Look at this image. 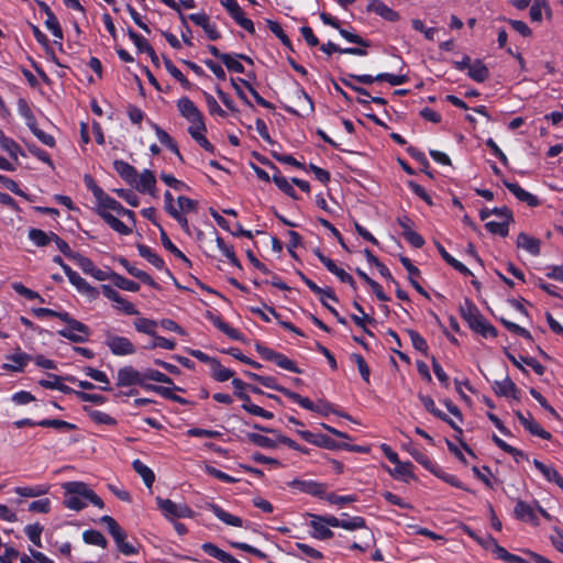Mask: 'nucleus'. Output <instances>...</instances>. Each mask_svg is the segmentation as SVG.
Listing matches in <instances>:
<instances>
[{
  "label": "nucleus",
  "mask_w": 563,
  "mask_h": 563,
  "mask_svg": "<svg viewBox=\"0 0 563 563\" xmlns=\"http://www.w3.org/2000/svg\"><path fill=\"white\" fill-rule=\"evenodd\" d=\"M494 390L498 396H511L518 399L517 386L509 377H506L500 382H495Z\"/></svg>",
  "instance_id": "26"
},
{
  "label": "nucleus",
  "mask_w": 563,
  "mask_h": 563,
  "mask_svg": "<svg viewBox=\"0 0 563 563\" xmlns=\"http://www.w3.org/2000/svg\"><path fill=\"white\" fill-rule=\"evenodd\" d=\"M143 373L136 371L132 366H124L118 371L117 386L126 387L132 385L143 386Z\"/></svg>",
  "instance_id": "11"
},
{
  "label": "nucleus",
  "mask_w": 563,
  "mask_h": 563,
  "mask_svg": "<svg viewBox=\"0 0 563 563\" xmlns=\"http://www.w3.org/2000/svg\"><path fill=\"white\" fill-rule=\"evenodd\" d=\"M48 485H37L34 487H15L14 492L21 497H40L47 494Z\"/></svg>",
  "instance_id": "37"
},
{
  "label": "nucleus",
  "mask_w": 563,
  "mask_h": 563,
  "mask_svg": "<svg viewBox=\"0 0 563 563\" xmlns=\"http://www.w3.org/2000/svg\"><path fill=\"white\" fill-rule=\"evenodd\" d=\"M161 241H162L163 246L167 251L173 253L176 257L183 260L187 265H189V266L191 265V262L186 257V255L179 249H177L174 245V243L169 240L168 235L163 230V228H161Z\"/></svg>",
  "instance_id": "40"
},
{
  "label": "nucleus",
  "mask_w": 563,
  "mask_h": 563,
  "mask_svg": "<svg viewBox=\"0 0 563 563\" xmlns=\"http://www.w3.org/2000/svg\"><path fill=\"white\" fill-rule=\"evenodd\" d=\"M256 351L258 354L266 361L274 362L277 366L292 372V373H301V369H299L294 361L288 358L286 355L275 352L266 346H263L262 344H256Z\"/></svg>",
  "instance_id": "5"
},
{
  "label": "nucleus",
  "mask_w": 563,
  "mask_h": 563,
  "mask_svg": "<svg viewBox=\"0 0 563 563\" xmlns=\"http://www.w3.org/2000/svg\"><path fill=\"white\" fill-rule=\"evenodd\" d=\"M368 10L375 12L387 21H397L399 19V14L380 0H373L368 4Z\"/></svg>",
  "instance_id": "24"
},
{
  "label": "nucleus",
  "mask_w": 563,
  "mask_h": 563,
  "mask_svg": "<svg viewBox=\"0 0 563 563\" xmlns=\"http://www.w3.org/2000/svg\"><path fill=\"white\" fill-rule=\"evenodd\" d=\"M164 65L166 70L180 82V85L189 89L191 87L190 81L183 75V73L173 64L169 58L164 57Z\"/></svg>",
  "instance_id": "41"
},
{
  "label": "nucleus",
  "mask_w": 563,
  "mask_h": 563,
  "mask_svg": "<svg viewBox=\"0 0 563 563\" xmlns=\"http://www.w3.org/2000/svg\"><path fill=\"white\" fill-rule=\"evenodd\" d=\"M395 467L393 470L388 468V472L391 476L397 478L412 477V464L410 462H394Z\"/></svg>",
  "instance_id": "38"
},
{
  "label": "nucleus",
  "mask_w": 563,
  "mask_h": 563,
  "mask_svg": "<svg viewBox=\"0 0 563 563\" xmlns=\"http://www.w3.org/2000/svg\"><path fill=\"white\" fill-rule=\"evenodd\" d=\"M206 124L203 123V126L201 128L199 123L190 124L188 128V133L191 135V137L207 152L213 153L214 146L206 139L205 132H206Z\"/></svg>",
  "instance_id": "21"
},
{
  "label": "nucleus",
  "mask_w": 563,
  "mask_h": 563,
  "mask_svg": "<svg viewBox=\"0 0 563 563\" xmlns=\"http://www.w3.org/2000/svg\"><path fill=\"white\" fill-rule=\"evenodd\" d=\"M212 377L218 382H225L233 377L234 372L223 367L218 360L212 362L211 366Z\"/></svg>",
  "instance_id": "39"
},
{
  "label": "nucleus",
  "mask_w": 563,
  "mask_h": 563,
  "mask_svg": "<svg viewBox=\"0 0 563 563\" xmlns=\"http://www.w3.org/2000/svg\"><path fill=\"white\" fill-rule=\"evenodd\" d=\"M330 522L331 527H340L345 530L354 531L358 529H366L367 530V538L369 540L374 539L373 532L367 528L366 521L363 517L355 516L350 517L347 519H339L334 516H330V519L328 520Z\"/></svg>",
  "instance_id": "8"
},
{
  "label": "nucleus",
  "mask_w": 563,
  "mask_h": 563,
  "mask_svg": "<svg viewBox=\"0 0 563 563\" xmlns=\"http://www.w3.org/2000/svg\"><path fill=\"white\" fill-rule=\"evenodd\" d=\"M419 399L430 413H432L433 416L441 420H446V415L435 407L434 400L430 396L420 394Z\"/></svg>",
  "instance_id": "51"
},
{
  "label": "nucleus",
  "mask_w": 563,
  "mask_h": 563,
  "mask_svg": "<svg viewBox=\"0 0 563 563\" xmlns=\"http://www.w3.org/2000/svg\"><path fill=\"white\" fill-rule=\"evenodd\" d=\"M311 522L310 526L313 529L312 536L320 540H328L333 537V532L330 530L329 527L330 522L328 521L330 519V516H318V515H311Z\"/></svg>",
  "instance_id": "12"
},
{
  "label": "nucleus",
  "mask_w": 563,
  "mask_h": 563,
  "mask_svg": "<svg viewBox=\"0 0 563 563\" xmlns=\"http://www.w3.org/2000/svg\"><path fill=\"white\" fill-rule=\"evenodd\" d=\"M410 455L424 468L432 474H440V467L434 464L426 454L419 452L417 449L409 450Z\"/></svg>",
  "instance_id": "34"
},
{
  "label": "nucleus",
  "mask_w": 563,
  "mask_h": 563,
  "mask_svg": "<svg viewBox=\"0 0 563 563\" xmlns=\"http://www.w3.org/2000/svg\"><path fill=\"white\" fill-rule=\"evenodd\" d=\"M99 216L115 232L123 235H129L132 232V229H130L126 224H124L121 220L111 214L109 211L99 210Z\"/></svg>",
  "instance_id": "23"
},
{
  "label": "nucleus",
  "mask_w": 563,
  "mask_h": 563,
  "mask_svg": "<svg viewBox=\"0 0 563 563\" xmlns=\"http://www.w3.org/2000/svg\"><path fill=\"white\" fill-rule=\"evenodd\" d=\"M289 486L296 488L302 493L309 494L311 496L322 498L325 494L327 486L322 483L313 482V481H302V479H294L289 483Z\"/></svg>",
  "instance_id": "13"
},
{
  "label": "nucleus",
  "mask_w": 563,
  "mask_h": 563,
  "mask_svg": "<svg viewBox=\"0 0 563 563\" xmlns=\"http://www.w3.org/2000/svg\"><path fill=\"white\" fill-rule=\"evenodd\" d=\"M503 184L520 201L527 202L531 207H536L540 203L539 199L536 196L522 189L518 184L509 183L507 180H503Z\"/></svg>",
  "instance_id": "18"
},
{
  "label": "nucleus",
  "mask_w": 563,
  "mask_h": 563,
  "mask_svg": "<svg viewBox=\"0 0 563 563\" xmlns=\"http://www.w3.org/2000/svg\"><path fill=\"white\" fill-rule=\"evenodd\" d=\"M143 376H144V382L146 379H150V380L164 383V384H168V385L173 384V380L169 376H167L164 373H161L156 369H147V371L143 372Z\"/></svg>",
  "instance_id": "60"
},
{
  "label": "nucleus",
  "mask_w": 563,
  "mask_h": 563,
  "mask_svg": "<svg viewBox=\"0 0 563 563\" xmlns=\"http://www.w3.org/2000/svg\"><path fill=\"white\" fill-rule=\"evenodd\" d=\"M110 280H112L113 284L118 288L123 289V290L135 292L140 289L139 284H136L135 282L130 280L114 272H110Z\"/></svg>",
  "instance_id": "32"
},
{
  "label": "nucleus",
  "mask_w": 563,
  "mask_h": 563,
  "mask_svg": "<svg viewBox=\"0 0 563 563\" xmlns=\"http://www.w3.org/2000/svg\"><path fill=\"white\" fill-rule=\"evenodd\" d=\"M114 170L120 175L122 179H124L129 185H133L137 183V172L136 169L123 161H114L113 163Z\"/></svg>",
  "instance_id": "20"
},
{
  "label": "nucleus",
  "mask_w": 563,
  "mask_h": 563,
  "mask_svg": "<svg viewBox=\"0 0 563 563\" xmlns=\"http://www.w3.org/2000/svg\"><path fill=\"white\" fill-rule=\"evenodd\" d=\"M325 500H328L330 504L333 505H343V504H350L357 500L355 495H347V496H338L334 493H327L323 495Z\"/></svg>",
  "instance_id": "55"
},
{
  "label": "nucleus",
  "mask_w": 563,
  "mask_h": 563,
  "mask_svg": "<svg viewBox=\"0 0 563 563\" xmlns=\"http://www.w3.org/2000/svg\"><path fill=\"white\" fill-rule=\"evenodd\" d=\"M106 345L114 355H131L135 353L133 343L124 336L107 333Z\"/></svg>",
  "instance_id": "7"
},
{
  "label": "nucleus",
  "mask_w": 563,
  "mask_h": 563,
  "mask_svg": "<svg viewBox=\"0 0 563 563\" xmlns=\"http://www.w3.org/2000/svg\"><path fill=\"white\" fill-rule=\"evenodd\" d=\"M76 330H71L70 328L68 329H63V330H58V334L63 338H66L68 339L69 341L71 342H75V343H84L88 340V335L89 334H84V333H75Z\"/></svg>",
  "instance_id": "62"
},
{
  "label": "nucleus",
  "mask_w": 563,
  "mask_h": 563,
  "mask_svg": "<svg viewBox=\"0 0 563 563\" xmlns=\"http://www.w3.org/2000/svg\"><path fill=\"white\" fill-rule=\"evenodd\" d=\"M85 411L88 413L89 418L92 421H95L96 423L107 424V426L117 424V420L114 418H112L110 415H108L101 410L85 407Z\"/></svg>",
  "instance_id": "33"
},
{
  "label": "nucleus",
  "mask_w": 563,
  "mask_h": 563,
  "mask_svg": "<svg viewBox=\"0 0 563 563\" xmlns=\"http://www.w3.org/2000/svg\"><path fill=\"white\" fill-rule=\"evenodd\" d=\"M180 114L186 118L191 124L199 123L203 126V117L195 103L187 97H183L177 102Z\"/></svg>",
  "instance_id": "10"
},
{
  "label": "nucleus",
  "mask_w": 563,
  "mask_h": 563,
  "mask_svg": "<svg viewBox=\"0 0 563 563\" xmlns=\"http://www.w3.org/2000/svg\"><path fill=\"white\" fill-rule=\"evenodd\" d=\"M101 521L107 525L108 531L112 536L121 553L125 555L137 553L136 548L125 541V532L112 517L106 515L101 518Z\"/></svg>",
  "instance_id": "3"
},
{
  "label": "nucleus",
  "mask_w": 563,
  "mask_h": 563,
  "mask_svg": "<svg viewBox=\"0 0 563 563\" xmlns=\"http://www.w3.org/2000/svg\"><path fill=\"white\" fill-rule=\"evenodd\" d=\"M188 19L196 25L202 27L209 40L216 41L220 38V33L216 25L210 22V18L206 13H192L188 15Z\"/></svg>",
  "instance_id": "15"
},
{
  "label": "nucleus",
  "mask_w": 563,
  "mask_h": 563,
  "mask_svg": "<svg viewBox=\"0 0 563 563\" xmlns=\"http://www.w3.org/2000/svg\"><path fill=\"white\" fill-rule=\"evenodd\" d=\"M37 426L44 428H54L57 430L71 431L77 429V427L70 422L60 420V419H44L37 422Z\"/></svg>",
  "instance_id": "44"
},
{
  "label": "nucleus",
  "mask_w": 563,
  "mask_h": 563,
  "mask_svg": "<svg viewBox=\"0 0 563 563\" xmlns=\"http://www.w3.org/2000/svg\"><path fill=\"white\" fill-rule=\"evenodd\" d=\"M468 76L477 82H484L489 76V70L481 59H476L468 68Z\"/></svg>",
  "instance_id": "27"
},
{
  "label": "nucleus",
  "mask_w": 563,
  "mask_h": 563,
  "mask_svg": "<svg viewBox=\"0 0 563 563\" xmlns=\"http://www.w3.org/2000/svg\"><path fill=\"white\" fill-rule=\"evenodd\" d=\"M299 405L307 410L320 412L322 415H328L332 410L329 404H323L322 407H319L307 397H302L301 402H299Z\"/></svg>",
  "instance_id": "57"
},
{
  "label": "nucleus",
  "mask_w": 563,
  "mask_h": 563,
  "mask_svg": "<svg viewBox=\"0 0 563 563\" xmlns=\"http://www.w3.org/2000/svg\"><path fill=\"white\" fill-rule=\"evenodd\" d=\"M85 373L93 380L102 383L103 386L100 387L102 390H111L109 378L104 372L88 366L85 368Z\"/></svg>",
  "instance_id": "50"
},
{
  "label": "nucleus",
  "mask_w": 563,
  "mask_h": 563,
  "mask_svg": "<svg viewBox=\"0 0 563 563\" xmlns=\"http://www.w3.org/2000/svg\"><path fill=\"white\" fill-rule=\"evenodd\" d=\"M133 470L142 477L144 484L151 488L154 481L155 475L153 471L143 464L140 460H134L132 463Z\"/></svg>",
  "instance_id": "30"
},
{
  "label": "nucleus",
  "mask_w": 563,
  "mask_h": 563,
  "mask_svg": "<svg viewBox=\"0 0 563 563\" xmlns=\"http://www.w3.org/2000/svg\"><path fill=\"white\" fill-rule=\"evenodd\" d=\"M0 147L9 153L13 159H18V154L21 153L20 145L12 139L5 136L0 130Z\"/></svg>",
  "instance_id": "36"
},
{
  "label": "nucleus",
  "mask_w": 563,
  "mask_h": 563,
  "mask_svg": "<svg viewBox=\"0 0 563 563\" xmlns=\"http://www.w3.org/2000/svg\"><path fill=\"white\" fill-rule=\"evenodd\" d=\"M77 263V265L82 269L84 273L91 275L95 264L92 261L79 253H76L73 258Z\"/></svg>",
  "instance_id": "63"
},
{
  "label": "nucleus",
  "mask_w": 563,
  "mask_h": 563,
  "mask_svg": "<svg viewBox=\"0 0 563 563\" xmlns=\"http://www.w3.org/2000/svg\"><path fill=\"white\" fill-rule=\"evenodd\" d=\"M51 510V500L48 498L38 499L32 501L29 505V511L31 512H40L47 514Z\"/></svg>",
  "instance_id": "64"
},
{
  "label": "nucleus",
  "mask_w": 563,
  "mask_h": 563,
  "mask_svg": "<svg viewBox=\"0 0 563 563\" xmlns=\"http://www.w3.org/2000/svg\"><path fill=\"white\" fill-rule=\"evenodd\" d=\"M221 4L241 27L250 33H254L255 29L253 22L244 16V12L236 0H221Z\"/></svg>",
  "instance_id": "9"
},
{
  "label": "nucleus",
  "mask_w": 563,
  "mask_h": 563,
  "mask_svg": "<svg viewBox=\"0 0 563 563\" xmlns=\"http://www.w3.org/2000/svg\"><path fill=\"white\" fill-rule=\"evenodd\" d=\"M516 416L520 423L533 435L540 437L544 440L551 439V433L541 428V426L534 421L530 412L525 416L521 411H516Z\"/></svg>",
  "instance_id": "14"
},
{
  "label": "nucleus",
  "mask_w": 563,
  "mask_h": 563,
  "mask_svg": "<svg viewBox=\"0 0 563 563\" xmlns=\"http://www.w3.org/2000/svg\"><path fill=\"white\" fill-rule=\"evenodd\" d=\"M156 185V178L154 174L144 169L140 175H137V183L132 186L135 187L140 192H147L153 195Z\"/></svg>",
  "instance_id": "16"
},
{
  "label": "nucleus",
  "mask_w": 563,
  "mask_h": 563,
  "mask_svg": "<svg viewBox=\"0 0 563 563\" xmlns=\"http://www.w3.org/2000/svg\"><path fill=\"white\" fill-rule=\"evenodd\" d=\"M30 240L37 246H46L52 241V232L47 234L40 229H31L29 231Z\"/></svg>",
  "instance_id": "49"
},
{
  "label": "nucleus",
  "mask_w": 563,
  "mask_h": 563,
  "mask_svg": "<svg viewBox=\"0 0 563 563\" xmlns=\"http://www.w3.org/2000/svg\"><path fill=\"white\" fill-rule=\"evenodd\" d=\"M540 240L536 239L525 232H520L517 238V246L526 250L533 256L540 254Z\"/></svg>",
  "instance_id": "19"
},
{
  "label": "nucleus",
  "mask_w": 563,
  "mask_h": 563,
  "mask_svg": "<svg viewBox=\"0 0 563 563\" xmlns=\"http://www.w3.org/2000/svg\"><path fill=\"white\" fill-rule=\"evenodd\" d=\"M139 254L147 260L156 268H164V261L156 253H154L148 246L144 244H137Z\"/></svg>",
  "instance_id": "35"
},
{
  "label": "nucleus",
  "mask_w": 563,
  "mask_h": 563,
  "mask_svg": "<svg viewBox=\"0 0 563 563\" xmlns=\"http://www.w3.org/2000/svg\"><path fill=\"white\" fill-rule=\"evenodd\" d=\"M42 531H43V527L40 523L29 525L25 528L26 536L36 547H42V542H41Z\"/></svg>",
  "instance_id": "56"
},
{
  "label": "nucleus",
  "mask_w": 563,
  "mask_h": 563,
  "mask_svg": "<svg viewBox=\"0 0 563 563\" xmlns=\"http://www.w3.org/2000/svg\"><path fill=\"white\" fill-rule=\"evenodd\" d=\"M209 509L214 514V516L223 521L224 523L233 527H242L243 520L240 517L233 516L225 510H223L221 507H219L216 504H209Z\"/></svg>",
  "instance_id": "25"
},
{
  "label": "nucleus",
  "mask_w": 563,
  "mask_h": 563,
  "mask_svg": "<svg viewBox=\"0 0 563 563\" xmlns=\"http://www.w3.org/2000/svg\"><path fill=\"white\" fill-rule=\"evenodd\" d=\"M156 503L167 519L192 518L195 516L194 510L186 504H176L170 499L162 497H156Z\"/></svg>",
  "instance_id": "4"
},
{
  "label": "nucleus",
  "mask_w": 563,
  "mask_h": 563,
  "mask_svg": "<svg viewBox=\"0 0 563 563\" xmlns=\"http://www.w3.org/2000/svg\"><path fill=\"white\" fill-rule=\"evenodd\" d=\"M69 282L74 285L77 290L90 299H96L99 295L97 288L88 284L78 273L70 276Z\"/></svg>",
  "instance_id": "22"
},
{
  "label": "nucleus",
  "mask_w": 563,
  "mask_h": 563,
  "mask_svg": "<svg viewBox=\"0 0 563 563\" xmlns=\"http://www.w3.org/2000/svg\"><path fill=\"white\" fill-rule=\"evenodd\" d=\"M349 77L364 85H372L375 81H387L391 86L402 85L409 79L407 75H393L387 73L378 74L377 76L351 74Z\"/></svg>",
  "instance_id": "6"
},
{
  "label": "nucleus",
  "mask_w": 563,
  "mask_h": 563,
  "mask_svg": "<svg viewBox=\"0 0 563 563\" xmlns=\"http://www.w3.org/2000/svg\"><path fill=\"white\" fill-rule=\"evenodd\" d=\"M511 222V220H503L499 219V221H487L485 224V228L493 234H497L500 236H507L508 235V224Z\"/></svg>",
  "instance_id": "45"
},
{
  "label": "nucleus",
  "mask_w": 563,
  "mask_h": 563,
  "mask_svg": "<svg viewBox=\"0 0 563 563\" xmlns=\"http://www.w3.org/2000/svg\"><path fill=\"white\" fill-rule=\"evenodd\" d=\"M514 511H515L516 518H518L520 520L529 521V522H537V520H538L532 507L522 500H519L517 503Z\"/></svg>",
  "instance_id": "28"
},
{
  "label": "nucleus",
  "mask_w": 563,
  "mask_h": 563,
  "mask_svg": "<svg viewBox=\"0 0 563 563\" xmlns=\"http://www.w3.org/2000/svg\"><path fill=\"white\" fill-rule=\"evenodd\" d=\"M156 325H157V322L155 320L147 319V318H140L134 322V327H135L136 331H139L141 333L148 334L151 336L155 335Z\"/></svg>",
  "instance_id": "48"
},
{
  "label": "nucleus",
  "mask_w": 563,
  "mask_h": 563,
  "mask_svg": "<svg viewBox=\"0 0 563 563\" xmlns=\"http://www.w3.org/2000/svg\"><path fill=\"white\" fill-rule=\"evenodd\" d=\"M267 25H268V29L271 30V32L274 33L282 41V43L285 46H287L288 48L291 49V42H290L289 37L283 31L280 24L275 21L267 20Z\"/></svg>",
  "instance_id": "53"
},
{
  "label": "nucleus",
  "mask_w": 563,
  "mask_h": 563,
  "mask_svg": "<svg viewBox=\"0 0 563 563\" xmlns=\"http://www.w3.org/2000/svg\"><path fill=\"white\" fill-rule=\"evenodd\" d=\"M55 318H58L62 321H64L65 323H67L68 327L71 330H76V332L84 333V334H90L89 328L86 324H84L82 322L71 318L68 312H58L57 311V314L55 316Z\"/></svg>",
  "instance_id": "31"
},
{
  "label": "nucleus",
  "mask_w": 563,
  "mask_h": 563,
  "mask_svg": "<svg viewBox=\"0 0 563 563\" xmlns=\"http://www.w3.org/2000/svg\"><path fill=\"white\" fill-rule=\"evenodd\" d=\"M84 541L88 544H93L101 547L102 549L107 548V539L98 530H87L82 533Z\"/></svg>",
  "instance_id": "43"
},
{
  "label": "nucleus",
  "mask_w": 563,
  "mask_h": 563,
  "mask_svg": "<svg viewBox=\"0 0 563 563\" xmlns=\"http://www.w3.org/2000/svg\"><path fill=\"white\" fill-rule=\"evenodd\" d=\"M128 35L131 38V41L134 43V45L136 46L139 52L146 53L148 49H151L152 46L150 45V43L144 37L139 35L135 31H133L132 29H128Z\"/></svg>",
  "instance_id": "58"
},
{
  "label": "nucleus",
  "mask_w": 563,
  "mask_h": 563,
  "mask_svg": "<svg viewBox=\"0 0 563 563\" xmlns=\"http://www.w3.org/2000/svg\"><path fill=\"white\" fill-rule=\"evenodd\" d=\"M271 167L276 172V174L273 176V181L275 185L289 197L298 199L292 185L284 176L279 175V172L275 165L272 164Z\"/></svg>",
  "instance_id": "29"
},
{
  "label": "nucleus",
  "mask_w": 563,
  "mask_h": 563,
  "mask_svg": "<svg viewBox=\"0 0 563 563\" xmlns=\"http://www.w3.org/2000/svg\"><path fill=\"white\" fill-rule=\"evenodd\" d=\"M49 378H52V380L51 379L40 380V385L45 388L57 389L65 394H70L74 391L70 387H68L59 382L60 380L59 376L51 374Z\"/></svg>",
  "instance_id": "47"
},
{
  "label": "nucleus",
  "mask_w": 563,
  "mask_h": 563,
  "mask_svg": "<svg viewBox=\"0 0 563 563\" xmlns=\"http://www.w3.org/2000/svg\"><path fill=\"white\" fill-rule=\"evenodd\" d=\"M216 242L218 247L221 250L223 255L229 260V262L234 266L241 267L240 261L234 253L233 246L227 244L224 240L219 236L217 238Z\"/></svg>",
  "instance_id": "46"
},
{
  "label": "nucleus",
  "mask_w": 563,
  "mask_h": 563,
  "mask_svg": "<svg viewBox=\"0 0 563 563\" xmlns=\"http://www.w3.org/2000/svg\"><path fill=\"white\" fill-rule=\"evenodd\" d=\"M45 26L52 32V34L55 37L59 40L63 38V30L57 18L53 12L46 15Z\"/></svg>",
  "instance_id": "54"
},
{
  "label": "nucleus",
  "mask_w": 563,
  "mask_h": 563,
  "mask_svg": "<svg viewBox=\"0 0 563 563\" xmlns=\"http://www.w3.org/2000/svg\"><path fill=\"white\" fill-rule=\"evenodd\" d=\"M62 487L65 490L63 504L68 509L81 510L86 507L85 500H89L98 508L104 507L102 499L82 482H67Z\"/></svg>",
  "instance_id": "1"
},
{
  "label": "nucleus",
  "mask_w": 563,
  "mask_h": 563,
  "mask_svg": "<svg viewBox=\"0 0 563 563\" xmlns=\"http://www.w3.org/2000/svg\"><path fill=\"white\" fill-rule=\"evenodd\" d=\"M407 333L411 340L413 347L424 354H427L428 344L427 341L415 330H407Z\"/></svg>",
  "instance_id": "59"
},
{
  "label": "nucleus",
  "mask_w": 563,
  "mask_h": 563,
  "mask_svg": "<svg viewBox=\"0 0 563 563\" xmlns=\"http://www.w3.org/2000/svg\"><path fill=\"white\" fill-rule=\"evenodd\" d=\"M460 311L462 318L473 331L485 338H495L497 335L496 328L484 318L478 308L471 300L465 299L464 303L460 307Z\"/></svg>",
  "instance_id": "2"
},
{
  "label": "nucleus",
  "mask_w": 563,
  "mask_h": 563,
  "mask_svg": "<svg viewBox=\"0 0 563 563\" xmlns=\"http://www.w3.org/2000/svg\"><path fill=\"white\" fill-rule=\"evenodd\" d=\"M12 288L18 292L19 295L27 298V299H38L41 302H44V299L41 297V295L32 289H29L21 283H14L12 284Z\"/></svg>",
  "instance_id": "61"
},
{
  "label": "nucleus",
  "mask_w": 563,
  "mask_h": 563,
  "mask_svg": "<svg viewBox=\"0 0 563 563\" xmlns=\"http://www.w3.org/2000/svg\"><path fill=\"white\" fill-rule=\"evenodd\" d=\"M7 360L12 363H4L2 368L10 372H22L29 361L32 360V356L24 352H16L12 355H8Z\"/></svg>",
  "instance_id": "17"
},
{
  "label": "nucleus",
  "mask_w": 563,
  "mask_h": 563,
  "mask_svg": "<svg viewBox=\"0 0 563 563\" xmlns=\"http://www.w3.org/2000/svg\"><path fill=\"white\" fill-rule=\"evenodd\" d=\"M247 439L261 448L273 449L276 446L274 440L260 433H247Z\"/></svg>",
  "instance_id": "52"
},
{
  "label": "nucleus",
  "mask_w": 563,
  "mask_h": 563,
  "mask_svg": "<svg viewBox=\"0 0 563 563\" xmlns=\"http://www.w3.org/2000/svg\"><path fill=\"white\" fill-rule=\"evenodd\" d=\"M245 374L251 379L260 383L264 387L277 390L279 393H280V389L284 387V386L278 385L277 382H276V378L273 377V376H262V375H258V374H255V373H252V372H245Z\"/></svg>",
  "instance_id": "42"
}]
</instances>
